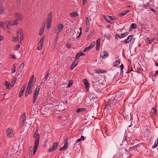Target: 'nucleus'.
Wrapping results in <instances>:
<instances>
[{
	"mask_svg": "<svg viewBox=\"0 0 158 158\" xmlns=\"http://www.w3.org/2000/svg\"><path fill=\"white\" fill-rule=\"evenodd\" d=\"M52 22V13L50 12L48 14L47 17L46 27L47 29H49L51 26Z\"/></svg>",
	"mask_w": 158,
	"mask_h": 158,
	"instance_id": "nucleus-1",
	"label": "nucleus"
},
{
	"mask_svg": "<svg viewBox=\"0 0 158 158\" xmlns=\"http://www.w3.org/2000/svg\"><path fill=\"white\" fill-rule=\"evenodd\" d=\"M40 88V85H37L36 86L33 94V99L32 100V102L33 103H34L36 101L37 97L38 94L39 93Z\"/></svg>",
	"mask_w": 158,
	"mask_h": 158,
	"instance_id": "nucleus-2",
	"label": "nucleus"
},
{
	"mask_svg": "<svg viewBox=\"0 0 158 158\" xmlns=\"http://www.w3.org/2000/svg\"><path fill=\"white\" fill-rule=\"evenodd\" d=\"M64 27L63 25L62 24H59L54 28V32L56 34H58L62 31Z\"/></svg>",
	"mask_w": 158,
	"mask_h": 158,
	"instance_id": "nucleus-3",
	"label": "nucleus"
},
{
	"mask_svg": "<svg viewBox=\"0 0 158 158\" xmlns=\"http://www.w3.org/2000/svg\"><path fill=\"white\" fill-rule=\"evenodd\" d=\"M44 40V37H42L40 39V41L37 44V48L38 50H40L42 49L43 47Z\"/></svg>",
	"mask_w": 158,
	"mask_h": 158,
	"instance_id": "nucleus-4",
	"label": "nucleus"
},
{
	"mask_svg": "<svg viewBox=\"0 0 158 158\" xmlns=\"http://www.w3.org/2000/svg\"><path fill=\"white\" fill-rule=\"evenodd\" d=\"M58 144L59 143L57 142H56L54 143L53 144V146L52 147L48 149V152H51L54 150H55L57 148L58 146Z\"/></svg>",
	"mask_w": 158,
	"mask_h": 158,
	"instance_id": "nucleus-5",
	"label": "nucleus"
},
{
	"mask_svg": "<svg viewBox=\"0 0 158 158\" xmlns=\"http://www.w3.org/2000/svg\"><path fill=\"white\" fill-rule=\"evenodd\" d=\"M6 24H7L6 27L8 29V26H13L15 25H17L18 24V23H17V20H14L13 21H9L7 23H6Z\"/></svg>",
	"mask_w": 158,
	"mask_h": 158,
	"instance_id": "nucleus-6",
	"label": "nucleus"
},
{
	"mask_svg": "<svg viewBox=\"0 0 158 158\" xmlns=\"http://www.w3.org/2000/svg\"><path fill=\"white\" fill-rule=\"evenodd\" d=\"M109 54L107 51H103L100 54V56L102 59H105L108 56Z\"/></svg>",
	"mask_w": 158,
	"mask_h": 158,
	"instance_id": "nucleus-7",
	"label": "nucleus"
},
{
	"mask_svg": "<svg viewBox=\"0 0 158 158\" xmlns=\"http://www.w3.org/2000/svg\"><path fill=\"white\" fill-rule=\"evenodd\" d=\"M17 34L20 36V43L22 41L23 39V31L22 29H19L17 32Z\"/></svg>",
	"mask_w": 158,
	"mask_h": 158,
	"instance_id": "nucleus-8",
	"label": "nucleus"
},
{
	"mask_svg": "<svg viewBox=\"0 0 158 158\" xmlns=\"http://www.w3.org/2000/svg\"><path fill=\"white\" fill-rule=\"evenodd\" d=\"M68 143L67 142V139H66L64 140V143L63 147L60 148L59 150L60 151H63L66 149L68 146Z\"/></svg>",
	"mask_w": 158,
	"mask_h": 158,
	"instance_id": "nucleus-9",
	"label": "nucleus"
},
{
	"mask_svg": "<svg viewBox=\"0 0 158 158\" xmlns=\"http://www.w3.org/2000/svg\"><path fill=\"white\" fill-rule=\"evenodd\" d=\"M22 121L20 124L22 125H23L25 124V122L26 120V114L23 113L21 115Z\"/></svg>",
	"mask_w": 158,
	"mask_h": 158,
	"instance_id": "nucleus-10",
	"label": "nucleus"
},
{
	"mask_svg": "<svg viewBox=\"0 0 158 158\" xmlns=\"http://www.w3.org/2000/svg\"><path fill=\"white\" fill-rule=\"evenodd\" d=\"M123 98V97L120 94H117L114 98L115 101H120Z\"/></svg>",
	"mask_w": 158,
	"mask_h": 158,
	"instance_id": "nucleus-11",
	"label": "nucleus"
},
{
	"mask_svg": "<svg viewBox=\"0 0 158 158\" xmlns=\"http://www.w3.org/2000/svg\"><path fill=\"white\" fill-rule=\"evenodd\" d=\"M6 132L7 136L11 137L13 134V131L10 128H8L6 129Z\"/></svg>",
	"mask_w": 158,
	"mask_h": 158,
	"instance_id": "nucleus-12",
	"label": "nucleus"
},
{
	"mask_svg": "<svg viewBox=\"0 0 158 158\" xmlns=\"http://www.w3.org/2000/svg\"><path fill=\"white\" fill-rule=\"evenodd\" d=\"M39 143H38V141H36L34 143V150L33 151V154L34 155L36 152L37 149L39 146Z\"/></svg>",
	"mask_w": 158,
	"mask_h": 158,
	"instance_id": "nucleus-13",
	"label": "nucleus"
},
{
	"mask_svg": "<svg viewBox=\"0 0 158 158\" xmlns=\"http://www.w3.org/2000/svg\"><path fill=\"white\" fill-rule=\"evenodd\" d=\"M157 105H156L154 108H152L151 111V114L152 115H156L157 114V110L156 109V107Z\"/></svg>",
	"mask_w": 158,
	"mask_h": 158,
	"instance_id": "nucleus-14",
	"label": "nucleus"
},
{
	"mask_svg": "<svg viewBox=\"0 0 158 158\" xmlns=\"http://www.w3.org/2000/svg\"><path fill=\"white\" fill-rule=\"evenodd\" d=\"M15 18L16 19L17 21L18 20H21L22 19L21 15L19 13H16L15 15Z\"/></svg>",
	"mask_w": 158,
	"mask_h": 158,
	"instance_id": "nucleus-15",
	"label": "nucleus"
},
{
	"mask_svg": "<svg viewBox=\"0 0 158 158\" xmlns=\"http://www.w3.org/2000/svg\"><path fill=\"white\" fill-rule=\"evenodd\" d=\"M84 83L85 87V88L87 91H88L89 90V84L86 79H84Z\"/></svg>",
	"mask_w": 158,
	"mask_h": 158,
	"instance_id": "nucleus-16",
	"label": "nucleus"
},
{
	"mask_svg": "<svg viewBox=\"0 0 158 158\" xmlns=\"http://www.w3.org/2000/svg\"><path fill=\"white\" fill-rule=\"evenodd\" d=\"M26 86V85H23L22 87V88L19 94V97H21L23 94L24 91L25 90Z\"/></svg>",
	"mask_w": 158,
	"mask_h": 158,
	"instance_id": "nucleus-17",
	"label": "nucleus"
},
{
	"mask_svg": "<svg viewBox=\"0 0 158 158\" xmlns=\"http://www.w3.org/2000/svg\"><path fill=\"white\" fill-rule=\"evenodd\" d=\"M24 64L23 63H22L20 65L18 69L19 74H20L21 72L22 71L24 67Z\"/></svg>",
	"mask_w": 158,
	"mask_h": 158,
	"instance_id": "nucleus-18",
	"label": "nucleus"
},
{
	"mask_svg": "<svg viewBox=\"0 0 158 158\" xmlns=\"http://www.w3.org/2000/svg\"><path fill=\"white\" fill-rule=\"evenodd\" d=\"M133 37L132 35H130L127 37V38L124 41V42L127 44L131 41L132 40V38Z\"/></svg>",
	"mask_w": 158,
	"mask_h": 158,
	"instance_id": "nucleus-19",
	"label": "nucleus"
},
{
	"mask_svg": "<svg viewBox=\"0 0 158 158\" xmlns=\"http://www.w3.org/2000/svg\"><path fill=\"white\" fill-rule=\"evenodd\" d=\"M33 137L34 138H35V142L36 141H38V143H39L40 139V136L39 134H36V133H35L34 134Z\"/></svg>",
	"mask_w": 158,
	"mask_h": 158,
	"instance_id": "nucleus-20",
	"label": "nucleus"
},
{
	"mask_svg": "<svg viewBox=\"0 0 158 158\" xmlns=\"http://www.w3.org/2000/svg\"><path fill=\"white\" fill-rule=\"evenodd\" d=\"M78 60H75L74 61L73 63V64H72V65H71V66L70 67V69L71 70H72L74 68V67H75L77 65L78 63Z\"/></svg>",
	"mask_w": 158,
	"mask_h": 158,
	"instance_id": "nucleus-21",
	"label": "nucleus"
},
{
	"mask_svg": "<svg viewBox=\"0 0 158 158\" xmlns=\"http://www.w3.org/2000/svg\"><path fill=\"white\" fill-rule=\"evenodd\" d=\"M101 39L100 38L96 40V50H98L99 49V47L100 46V42Z\"/></svg>",
	"mask_w": 158,
	"mask_h": 158,
	"instance_id": "nucleus-22",
	"label": "nucleus"
},
{
	"mask_svg": "<svg viewBox=\"0 0 158 158\" xmlns=\"http://www.w3.org/2000/svg\"><path fill=\"white\" fill-rule=\"evenodd\" d=\"M129 11V10H126L123 12L118 14V15L120 17L126 15Z\"/></svg>",
	"mask_w": 158,
	"mask_h": 158,
	"instance_id": "nucleus-23",
	"label": "nucleus"
},
{
	"mask_svg": "<svg viewBox=\"0 0 158 158\" xmlns=\"http://www.w3.org/2000/svg\"><path fill=\"white\" fill-rule=\"evenodd\" d=\"M17 81V78L16 77H15L13 78V80H12V82L11 84L10 85V87H12L14 86L15 84L16 81Z\"/></svg>",
	"mask_w": 158,
	"mask_h": 158,
	"instance_id": "nucleus-24",
	"label": "nucleus"
},
{
	"mask_svg": "<svg viewBox=\"0 0 158 158\" xmlns=\"http://www.w3.org/2000/svg\"><path fill=\"white\" fill-rule=\"evenodd\" d=\"M45 27V25H44L43 26V27H42V28L40 29L39 33V35L40 36L44 32V29Z\"/></svg>",
	"mask_w": 158,
	"mask_h": 158,
	"instance_id": "nucleus-25",
	"label": "nucleus"
},
{
	"mask_svg": "<svg viewBox=\"0 0 158 158\" xmlns=\"http://www.w3.org/2000/svg\"><path fill=\"white\" fill-rule=\"evenodd\" d=\"M86 111L85 109L84 108H78L76 110L77 113H78L80 112H85Z\"/></svg>",
	"mask_w": 158,
	"mask_h": 158,
	"instance_id": "nucleus-26",
	"label": "nucleus"
},
{
	"mask_svg": "<svg viewBox=\"0 0 158 158\" xmlns=\"http://www.w3.org/2000/svg\"><path fill=\"white\" fill-rule=\"evenodd\" d=\"M32 89H31V87H27L26 92L28 93L29 94H31L32 92Z\"/></svg>",
	"mask_w": 158,
	"mask_h": 158,
	"instance_id": "nucleus-27",
	"label": "nucleus"
},
{
	"mask_svg": "<svg viewBox=\"0 0 158 158\" xmlns=\"http://www.w3.org/2000/svg\"><path fill=\"white\" fill-rule=\"evenodd\" d=\"M90 97H92V99H94L96 98H98V97L97 96H95L94 92L91 93L90 94Z\"/></svg>",
	"mask_w": 158,
	"mask_h": 158,
	"instance_id": "nucleus-28",
	"label": "nucleus"
},
{
	"mask_svg": "<svg viewBox=\"0 0 158 158\" xmlns=\"http://www.w3.org/2000/svg\"><path fill=\"white\" fill-rule=\"evenodd\" d=\"M120 64V60H116L113 63L114 67H117Z\"/></svg>",
	"mask_w": 158,
	"mask_h": 158,
	"instance_id": "nucleus-29",
	"label": "nucleus"
},
{
	"mask_svg": "<svg viewBox=\"0 0 158 158\" xmlns=\"http://www.w3.org/2000/svg\"><path fill=\"white\" fill-rule=\"evenodd\" d=\"M10 85V84L8 83L7 81H5V85L6 86L7 89H8L11 87Z\"/></svg>",
	"mask_w": 158,
	"mask_h": 158,
	"instance_id": "nucleus-30",
	"label": "nucleus"
},
{
	"mask_svg": "<svg viewBox=\"0 0 158 158\" xmlns=\"http://www.w3.org/2000/svg\"><path fill=\"white\" fill-rule=\"evenodd\" d=\"M131 28L135 29L137 27L135 23H132L130 26Z\"/></svg>",
	"mask_w": 158,
	"mask_h": 158,
	"instance_id": "nucleus-31",
	"label": "nucleus"
},
{
	"mask_svg": "<svg viewBox=\"0 0 158 158\" xmlns=\"http://www.w3.org/2000/svg\"><path fill=\"white\" fill-rule=\"evenodd\" d=\"M158 144V140H157L156 141H155L154 144L152 146V148H154L156 147Z\"/></svg>",
	"mask_w": 158,
	"mask_h": 158,
	"instance_id": "nucleus-32",
	"label": "nucleus"
},
{
	"mask_svg": "<svg viewBox=\"0 0 158 158\" xmlns=\"http://www.w3.org/2000/svg\"><path fill=\"white\" fill-rule=\"evenodd\" d=\"M95 72L96 73H103L104 70H101V69H98V70H95Z\"/></svg>",
	"mask_w": 158,
	"mask_h": 158,
	"instance_id": "nucleus-33",
	"label": "nucleus"
},
{
	"mask_svg": "<svg viewBox=\"0 0 158 158\" xmlns=\"http://www.w3.org/2000/svg\"><path fill=\"white\" fill-rule=\"evenodd\" d=\"M91 47L89 46V47L85 48L83 50V51L84 52H86L88 51L89 49L91 48Z\"/></svg>",
	"mask_w": 158,
	"mask_h": 158,
	"instance_id": "nucleus-34",
	"label": "nucleus"
},
{
	"mask_svg": "<svg viewBox=\"0 0 158 158\" xmlns=\"http://www.w3.org/2000/svg\"><path fill=\"white\" fill-rule=\"evenodd\" d=\"M4 11V8L2 5L0 4V15Z\"/></svg>",
	"mask_w": 158,
	"mask_h": 158,
	"instance_id": "nucleus-35",
	"label": "nucleus"
},
{
	"mask_svg": "<svg viewBox=\"0 0 158 158\" xmlns=\"http://www.w3.org/2000/svg\"><path fill=\"white\" fill-rule=\"evenodd\" d=\"M70 15L72 17H75L77 15V13L76 12H73L70 13Z\"/></svg>",
	"mask_w": 158,
	"mask_h": 158,
	"instance_id": "nucleus-36",
	"label": "nucleus"
},
{
	"mask_svg": "<svg viewBox=\"0 0 158 158\" xmlns=\"http://www.w3.org/2000/svg\"><path fill=\"white\" fill-rule=\"evenodd\" d=\"M128 34V32H125L123 34H121V35L122 38H123L124 37H125V36L127 35Z\"/></svg>",
	"mask_w": 158,
	"mask_h": 158,
	"instance_id": "nucleus-37",
	"label": "nucleus"
},
{
	"mask_svg": "<svg viewBox=\"0 0 158 158\" xmlns=\"http://www.w3.org/2000/svg\"><path fill=\"white\" fill-rule=\"evenodd\" d=\"M73 83V81L72 80H70L69 81L68 85L67 86V87L69 88L71 87V86L72 85Z\"/></svg>",
	"mask_w": 158,
	"mask_h": 158,
	"instance_id": "nucleus-38",
	"label": "nucleus"
},
{
	"mask_svg": "<svg viewBox=\"0 0 158 158\" xmlns=\"http://www.w3.org/2000/svg\"><path fill=\"white\" fill-rule=\"evenodd\" d=\"M17 64H14L13 65V68L12 70V73H14L15 71V68H16V66L15 65H16Z\"/></svg>",
	"mask_w": 158,
	"mask_h": 158,
	"instance_id": "nucleus-39",
	"label": "nucleus"
},
{
	"mask_svg": "<svg viewBox=\"0 0 158 158\" xmlns=\"http://www.w3.org/2000/svg\"><path fill=\"white\" fill-rule=\"evenodd\" d=\"M147 39L148 41V42H149V44H150L152 43V42L153 41V40H154V39L153 38V39H151V40H150L149 38H147Z\"/></svg>",
	"mask_w": 158,
	"mask_h": 158,
	"instance_id": "nucleus-40",
	"label": "nucleus"
},
{
	"mask_svg": "<svg viewBox=\"0 0 158 158\" xmlns=\"http://www.w3.org/2000/svg\"><path fill=\"white\" fill-rule=\"evenodd\" d=\"M103 18H104V19L105 20H106L107 22H108L109 23H111V24L112 23L109 21V19H108L107 18L106 16H105V15H103Z\"/></svg>",
	"mask_w": 158,
	"mask_h": 158,
	"instance_id": "nucleus-41",
	"label": "nucleus"
},
{
	"mask_svg": "<svg viewBox=\"0 0 158 158\" xmlns=\"http://www.w3.org/2000/svg\"><path fill=\"white\" fill-rule=\"evenodd\" d=\"M13 42H15L17 41H18V40L17 38V37L14 36L13 37Z\"/></svg>",
	"mask_w": 158,
	"mask_h": 158,
	"instance_id": "nucleus-42",
	"label": "nucleus"
},
{
	"mask_svg": "<svg viewBox=\"0 0 158 158\" xmlns=\"http://www.w3.org/2000/svg\"><path fill=\"white\" fill-rule=\"evenodd\" d=\"M31 80H29L28 84L27 85V86L29 87H31V84L32 82L31 81Z\"/></svg>",
	"mask_w": 158,
	"mask_h": 158,
	"instance_id": "nucleus-43",
	"label": "nucleus"
},
{
	"mask_svg": "<svg viewBox=\"0 0 158 158\" xmlns=\"http://www.w3.org/2000/svg\"><path fill=\"white\" fill-rule=\"evenodd\" d=\"M95 42H93L90 45V46L91 47V48H92L95 45Z\"/></svg>",
	"mask_w": 158,
	"mask_h": 158,
	"instance_id": "nucleus-44",
	"label": "nucleus"
},
{
	"mask_svg": "<svg viewBox=\"0 0 158 158\" xmlns=\"http://www.w3.org/2000/svg\"><path fill=\"white\" fill-rule=\"evenodd\" d=\"M20 48V45L19 44H18L16 45L15 47V50H17L18 49H19Z\"/></svg>",
	"mask_w": 158,
	"mask_h": 158,
	"instance_id": "nucleus-45",
	"label": "nucleus"
},
{
	"mask_svg": "<svg viewBox=\"0 0 158 158\" xmlns=\"http://www.w3.org/2000/svg\"><path fill=\"white\" fill-rule=\"evenodd\" d=\"M0 26L3 29L4 28V23L3 22H0Z\"/></svg>",
	"mask_w": 158,
	"mask_h": 158,
	"instance_id": "nucleus-46",
	"label": "nucleus"
},
{
	"mask_svg": "<svg viewBox=\"0 0 158 158\" xmlns=\"http://www.w3.org/2000/svg\"><path fill=\"white\" fill-rule=\"evenodd\" d=\"M93 34H92V33H91V34H90L87 37V39H89L93 35Z\"/></svg>",
	"mask_w": 158,
	"mask_h": 158,
	"instance_id": "nucleus-47",
	"label": "nucleus"
},
{
	"mask_svg": "<svg viewBox=\"0 0 158 158\" xmlns=\"http://www.w3.org/2000/svg\"><path fill=\"white\" fill-rule=\"evenodd\" d=\"M115 36L116 37H118L119 39H121L122 38V37L121 35H119L118 34H115Z\"/></svg>",
	"mask_w": 158,
	"mask_h": 158,
	"instance_id": "nucleus-48",
	"label": "nucleus"
},
{
	"mask_svg": "<svg viewBox=\"0 0 158 158\" xmlns=\"http://www.w3.org/2000/svg\"><path fill=\"white\" fill-rule=\"evenodd\" d=\"M86 138H85V137L83 136H81V138L80 139L81 140H84Z\"/></svg>",
	"mask_w": 158,
	"mask_h": 158,
	"instance_id": "nucleus-49",
	"label": "nucleus"
},
{
	"mask_svg": "<svg viewBox=\"0 0 158 158\" xmlns=\"http://www.w3.org/2000/svg\"><path fill=\"white\" fill-rule=\"evenodd\" d=\"M17 38L18 40V41H19L20 42V35H19L18 34H17Z\"/></svg>",
	"mask_w": 158,
	"mask_h": 158,
	"instance_id": "nucleus-50",
	"label": "nucleus"
},
{
	"mask_svg": "<svg viewBox=\"0 0 158 158\" xmlns=\"http://www.w3.org/2000/svg\"><path fill=\"white\" fill-rule=\"evenodd\" d=\"M10 57L11 58H12L13 59H15L16 57L15 56V55H10Z\"/></svg>",
	"mask_w": 158,
	"mask_h": 158,
	"instance_id": "nucleus-51",
	"label": "nucleus"
},
{
	"mask_svg": "<svg viewBox=\"0 0 158 158\" xmlns=\"http://www.w3.org/2000/svg\"><path fill=\"white\" fill-rule=\"evenodd\" d=\"M120 68L121 69V71H122V70L123 69V68H124V66L122 64H121V65L120 66ZM123 72V71H122V72Z\"/></svg>",
	"mask_w": 158,
	"mask_h": 158,
	"instance_id": "nucleus-52",
	"label": "nucleus"
},
{
	"mask_svg": "<svg viewBox=\"0 0 158 158\" xmlns=\"http://www.w3.org/2000/svg\"><path fill=\"white\" fill-rule=\"evenodd\" d=\"M71 47V44H67L66 47L68 48H70Z\"/></svg>",
	"mask_w": 158,
	"mask_h": 158,
	"instance_id": "nucleus-53",
	"label": "nucleus"
},
{
	"mask_svg": "<svg viewBox=\"0 0 158 158\" xmlns=\"http://www.w3.org/2000/svg\"><path fill=\"white\" fill-rule=\"evenodd\" d=\"M78 54H79V56H83L85 55L84 53H83V52H80L79 53H78Z\"/></svg>",
	"mask_w": 158,
	"mask_h": 158,
	"instance_id": "nucleus-54",
	"label": "nucleus"
},
{
	"mask_svg": "<svg viewBox=\"0 0 158 158\" xmlns=\"http://www.w3.org/2000/svg\"><path fill=\"white\" fill-rule=\"evenodd\" d=\"M49 75V73H47L46 75L45 76V80H46L48 79V76Z\"/></svg>",
	"mask_w": 158,
	"mask_h": 158,
	"instance_id": "nucleus-55",
	"label": "nucleus"
},
{
	"mask_svg": "<svg viewBox=\"0 0 158 158\" xmlns=\"http://www.w3.org/2000/svg\"><path fill=\"white\" fill-rule=\"evenodd\" d=\"M80 34H79V35L77 37V39H78V38L81 35V28H80Z\"/></svg>",
	"mask_w": 158,
	"mask_h": 158,
	"instance_id": "nucleus-56",
	"label": "nucleus"
},
{
	"mask_svg": "<svg viewBox=\"0 0 158 158\" xmlns=\"http://www.w3.org/2000/svg\"><path fill=\"white\" fill-rule=\"evenodd\" d=\"M80 56H79V54H78V53H77L76 56V59H78Z\"/></svg>",
	"mask_w": 158,
	"mask_h": 158,
	"instance_id": "nucleus-57",
	"label": "nucleus"
},
{
	"mask_svg": "<svg viewBox=\"0 0 158 158\" xmlns=\"http://www.w3.org/2000/svg\"><path fill=\"white\" fill-rule=\"evenodd\" d=\"M108 16L110 19V20H112L115 19L113 18L111 16Z\"/></svg>",
	"mask_w": 158,
	"mask_h": 158,
	"instance_id": "nucleus-58",
	"label": "nucleus"
},
{
	"mask_svg": "<svg viewBox=\"0 0 158 158\" xmlns=\"http://www.w3.org/2000/svg\"><path fill=\"white\" fill-rule=\"evenodd\" d=\"M135 148V147H134V146H133V147H132L130 148H129V151H132V149H134Z\"/></svg>",
	"mask_w": 158,
	"mask_h": 158,
	"instance_id": "nucleus-59",
	"label": "nucleus"
},
{
	"mask_svg": "<svg viewBox=\"0 0 158 158\" xmlns=\"http://www.w3.org/2000/svg\"><path fill=\"white\" fill-rule=\"evenodd\" d=\"M29 148H30V150H31V151H30L31 153V154L32 153V152L33 147H32L31 146Z\"/></svg>",
	"mask_w": 158,
	"mask_h": 158,
	"instance_id": "nucleus-60",
	"label": "nucleus"
},
{
	"mask_svg": "<svg viewBox=\"0 0 158 158\" xmlns=\"http://www.w3.org/2000/svg\"><path fill=\"white\" fill-rule=\"evenodd\" d=\"M158 75V70L156 71L155 73L154 74L155 76H156Z\"/></svg>",
	"mask_w": 158,
	"mask_h": 158,
	"instance_id": "nucleus-61",
	"label": "nucleus"
},
{
	"mask_svg": "<svg viewBox=\"0 0 158 158\" xmlns=\"http://www.w3.org/2000/svg\"><path fill=\"white\" fill-rule=\"evenodd\" d=\"M34 77V75H32L31 78H30V80H31V81L32 82V81Z\"/></svg>",
	"mask_w": 158,
	"mask_h": 158,
	"instance_id": "nucleus-62",
	"label": "nucleus"
},
{
	"mask_svg": "<svg viewBox=\"0 0 158 158\" xmlns=\"http://www.w3.org/2000/svg\"><path fill=\"white\" fill-rule=\"evenodd\" d=\"M58 40V36H56L55 39V42L56 43Z\"/></svg>",
	"mask_w": 158,
	"mask_h": 158,
	"instance_id": "nucleus-63",
	"label": "nucleus"
},
{
	"mask_svg": "<svg viewBox=\"0 0 158 158\" xmlns=\"http://www.w3.org/2000/svg\"><path fill=\"white\" fill-rule=\"evenodd\" d=\"M18 5H19L20 3V0H17Z\"/></svg>",
	"mask_w": 158,
	"mask_h": 158,
	"instance_id": "nucleus-64",
	"label": "nucleus"
}]
</instances>
